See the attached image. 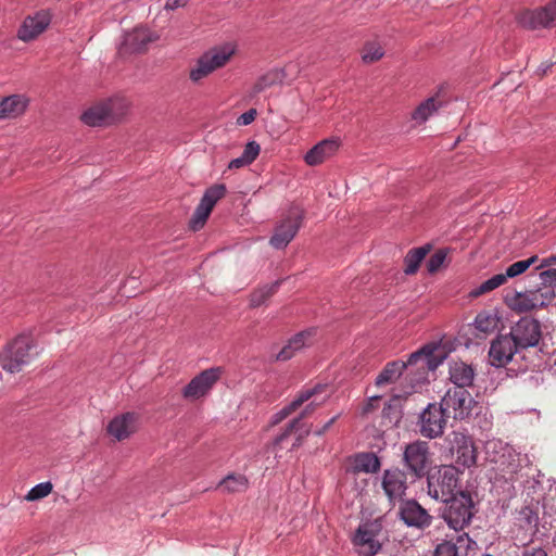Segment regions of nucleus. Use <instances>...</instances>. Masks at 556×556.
<instances>
[{
	"label": "nucleus",
	"instance_id": "obj_1",
	"mask_svg": "<svg viewBox=\"0 0 556 556\" xmlns=\"http://www.w3.org/2000/svg\"><path fill=\"white\" fill-rule=\"evenodd\" d=\"M447 357L445 346L439 342H431L422 346L420 350L412 353L407 362L394 361L388 363L376 378V386L381 387L394 382L401 377L405 369L409 370L410 378L409 390L404 394H395L394 399H400L415 392L416 387L428 380L429 371L435 370Z\"/></svg>",
	"mask_w": 556,
	"mask_h": 556
},
{
	"label": "nucleus",
	"instance_id": "obj_2",
	"mask_svg": "<svg viewBox=\"0 0 556 556\" xmlns=\"http://www.w3.org/2000/svg\"><path fill=\"white\" fill-rule=\"evenodd\" d=\"M485 454L488 460L508 480H515L521 469L530 465L527 454L521 455L502 440H489L485 443Z\"/></svg>",
	"mask_w": 556,
	"mask_h": 556
},
{
	"label": "nucleus",
	"instance_id": "obj_3",
	"mask_svg": "<svg viewBox=\"0 0 556 556\" xmlns=\"http://www.w3.org/2000/svg\"><path fill=\"white\" fill-rule=\"evenodd\" d=\"M237 52V45L225 42L215 46L205 51L191 67L189 78L193 83H199L215 71L226 66Z\"/></svg>",
	"mask_w": 556,
	"mask_h": 556
},
{
	"label": "nucleus",
	"instance_id": "obj_4",
	"mask_svg": "<svg viewBox=\"0 0 556 556\" xmlns=\"http://www.w3.org/2000/svg\"><path fill=\"white\" fill-rule=\"evenodd\" d=\"M458 481V470L455 466L444 465L435 468L427 477L428 494L437 501L446 502L456 495Z\"/></svg>",
	"mask_w": 556,
	"mask_h": 556
},
{
	"label": "nucleus",
	"instance_id": "obj_5",
	"mask_svg": "<svg viewBox=\"0 0 556 556\" xmlns=\"http://www.w3.org/2000/svg\"><path fill=\"white\" fill-rule=\"evenodd\" d=\"M34 346L31 334H20L0 354V367L10 372H20L31 359Z\"/></svg>",
	"mask_w": 556,
	"mask_h": 556
},
{
	"label": "nucleus",
	"instance_id": "obj_6",
	"mask_svg": "<svg viewBox=\"0 0 556 556\" xmlns=\"http://www.w3.org/2000/svg\"><path fill=\"white\" fill-rule=\"evenodd\" d=\"M127 103L121 99H110L90 106L81 114L84 124L97 127L118 121L126 112Z\"/></svg>",
	"mask_w": 556,
	"mask_h": 556
},
{
	"label": "nucleus",
	"instance_id": "obj_7",
	"mask_svg": "<svg viewBox=\"0 0 556 556\" xmlns=\"http://www.w3.org/2000/svg\"><path fill=\"white\" fill-rule=\"evenodd\" d=\"M445 503L443 518L450 528L459 531L470 523L473 503L468 493L460 491Z\"/></svg>",
	"mask_w": 556,
	"mask_h": 556
},
{
	"label": "nucleus",
	"instance_id": "obj_8",
	"mask_svg": "<svg viewBox=\"0 0 556 556\" xmlns=\"http://www.w3.org/2000/svg\"><path fill=\"white\" fill-rule=\"evenodd\" d=\"M508 334L522 352L539 345L542 338L541 324L534 318L522 317L510 327Z\"/></svg>",
	"mask_w": 556,
	"mask_h": 556
},
{
	"label": "nucleus",
	"instance_id": "obj_9",
	"mask_svg": "<svg viewBox=\"0 0 556 556\" xmlns=\"http://www.w3.org/2000/svg\"><path fill=\"white\" fill-rule=\"evenodd\" d=\"M440 405L447 416L452 415L455 419H465L471 415L476 401L466 389L451 388L441 400Z\"/></svg>",
	"mask_w": 556,
	"mask_h": 556
},
{
	"label": "nucleus",
	"instance_id": "obj_10",
	"mask_svg": "<svg viewBox=\"0 0 556 556\" xmlns=\"http://www.w3.org/2000/svg\"><path fill=\"white\" fill-rule=\"evenodd\" d=\"M403 463L410 475L422 478L430 464L428 442L416 440L407 444L403 451Z\"/></svg>",
	"mask_w": 556,
	"mask_h": 556
},
{
	"label": "nucleus",
	"instance_id": "obj_11",
	"mask_svg": "<svg viewBox=\"0 0 556 556\" xmlns=\"http://www.w3.org/2000/svg\"><path fill=\"white\" fill-rule=\"evenodd\" d=\"M380 532L381 525L377 520L358 526L352 542L359 556H375L381 549V543L377 539Z\"/></svg>",
	"mask_w": 556,
	"mask_h": 556
},
{
	"label": "nucleus",
	"instance_id": "obj_12",
	"mask_svg": "<svg viewBox=\"0 0 556 556\" xmlns=\"http://www.w3.org/2000/svg\"><path fill=\"white\" fill-rule=\"evenodd\" d=\"M450 451L457 466L470 468L477 463V450L470 435L453 431L448 435Z\"/></svg>",
	"mask_w": 556,
	"mask_h": 556
},
{
	"label": "nucleus",
	"instance_id": "obj_13",
	"mask_svg": "<svg viewBox=\"0 0 556 556\" xmlns=\"http://www.w3.org/2000/svg\"><path fill=\"white\" fill-rule=\"evenodd\" d=\"M447 414L439 404H429L419 416V432L424 438L437 439L444 433Z\"/></svg>",
	"mask_w": 556,
	"mask_h": 556
},
{
	"label": "nucleus",
	"instance_id": "obj_14",
	"mask_svg": "<svg viewBox=\"0 0 556 556\" xmlns=\"http://www.w3.org/2000/svg\"><path fill=\"white\" fill-rule=\"evenodd\" d=\"M520 26L528 29L548 28L556 25V0L535 10H523L517 15Z\"/></svg>",
	"mask_w": 556,
	"mask_h": 556
},
{
	"label": "nucleus",
	"instance_id": "obj_15",
	"mask_svg": "<svg viewBox=\"0 0 556 556\" xmlns=\"http://www.w3.org/2000/svg\"><path fill=\"white\" fill-rule=\"evenodd\" d=\"M226 194V187L225 185H214L210 188H207L197 206L190 222V228L192 230H199L202 228L208 218L213 207L217 203L218 200H220Z\"/></svg>",
	"mask_w": 556,
	"mask_h": 556
},
{
	"label": "nucleus",
	"instance_id": "obj_16",
	"mask_svg": "<svg viewBox=\"0 0 556 556\" xmlns=\"http://www.w3.org/2000/svg\"><path fill=\"white\" fill-rule=\"evenodd\" d=\"M303 219V213L300 210L289 212L279 225L275 228L269 243L275 249L286 248L299 231Z\"/></svg>",
	"mask_w": 556,
	"mask_h": 556
},
{
	"label": "nucleus",
	"instance_id": "obj_17",
	"mask_svg": "<svg viewBox=\"0 0 556 556\" xmlns=\"http://www.w3.org/2000/svg\"><path fill=\"white\" fill-rule=\"evenodd\" d=\"M220 367H212L197 375L182 390V396L187 400H198L205 396L219 380Z\"/></svg>",
	"mask_w": 556,
	"mask_h": 556
},
{
	"label": "nucleus",
	"instance_id": "obj_18",
	"mask_svg": "<svg viewBox=\"0 0 556 556\" xmlns=\"http://www.w3.org/2000/svg\"><path fill=\"white\" fill-rule=\"evenodd\" d=\"M159 39L160 35L148 27H136L131 31L125 34L118 52L122 55L142 52L150 43L155 42Z\"/></svg>",
	"mask_w": 556,
	"mask_h": 556
},
{
	"label": "nucleus",
	"instance_id": "obj_19",
	"mask_svg": "<svg viewBox=\"0 0 556 556\" xmlns=\"http://www.w3.org/2000/svg\"><path fill=\"white\" fill-rule=\"evenodd\" d=\"M521 351L517 348L510 336L501 334L492 342L489 350L490 364L494 367H504Z\"/></svg>",
	"mask_w": 556,
	"mask_h": 556
},
{
	"label": "nucleus",
	"instance_id": "obj_20",
	"mask_svg": "<svg viewBox=\"0 0 556 556\" xmlns=\"http://www.w3.org/2000/svg\"><path fill=\"white\" fill-rule=\"evenodd\" d=\"M52 20V13L49 10H40L34 15L25 17L21 25L17 37L24 42L35 40L41 35L50 25Z\"/></svg>",
	"mask_w": 556,
	"mask_h": 556
},
{
	"label": "nucleus",
	"instance_id": "obj_21",
	"mask_svg": "<svg viewBox=\"0 0 556 556\" xmlns=\"http://www.w3.org/2000/svg\"><path fill=\"white\" fill-rule=\"evenodd\" d=\"M543 293L539 290H530L526 292L515 291L505 296V304L514 312L527 313L545 305Z\"/></svg>",
	"mask_w": 556,
	"mask_h": 556
},
{
	"label": "nucleus",
	"instance_id": "obj_22",
	"mask_svg": "<svg viewBox=\"0 0 556 556\" xmlns=\"http://www.w3.org/2000/svg\"><path fill=\"white\" fill-rule=\"evenodd\" d=\"M139 416L136 413H125L114 417L108 425V433L117 441L129 438L138 430Z\"/></svg>",
	"mask_w": 556,
	"mask_h": 556
},
{
	"label": "nucleus",
	"instance_id": "obj_23",
	"mask_svg": "<svg viewBox=\"0 0 556 556\" xmlns=\"http://www.w3.org/2000/svg\"><path fill=\"white\" fill-rule=\"evenodd\" d=\"M382 489L390 502L401 500L407 489L406 473L399 468L386 470L382 477Z\"/></svg>",
	"mask_w": 556,
	"mask_h": 556
},
{
	"label": "nucleus",
	"instance_id": "obj_24",
	"mask_svg": "<svg viewBox=\"0 0 556 556\" xmlns=\"http://www.w3.org/2000/svg\"><path fill=\"white\" fill-rule=\"evenodd\" d=\"M402 520L408 527L424 529L430 526L432 517L416 501L410 500L403 503L400 509Z\"/></svg>",
	"mask_w": 556,
	"mask_h": 556
},
{
	"label": "nucleus",
	"instance_id": "obj_25",
	"mask_svg": "<svg viewBox=\"0 0 556 556\" xmlns=\"http://www.w3.org/2000/svg\"><path fill=\"white\" fill-rule=\"evenodd\" d=\"M339 148V139H324L306 152L304 161L308 166H318L332 157L338 152Z\"/></svg>",
	"mask_w": 556,
	"mask_h": 556
},
{
	"label": "nucleus",
	"instance_id": "obj_26",
	"mask_svg": "<svg viewBox=\"0 0 556 556\" xmlns=\"http://www.w3.org/2000/svg\"><path fill=\"white\" fill-rule=\"evenodd\" d=\"M29 104V99L24 94H11L0 100V108L4 119L16 118L23 115Z\"/></svg>",
	"mask_w": 556,
	"mask_h": 556
},
{
	"label": "nucleus",
	"instance_id": "obj_27",
	"mask_svg": "<svg viewBox=\"0 0 556 556\" xmlns=\"http://www.w3.org/2000/svg\"><path fill=\"white\" fill-rule=\"evenodd\" d=\"M314 330H305L302 331L294 337H292L288 344L281 349V351L277 355L278 361H288L290 359L296 352L301 351L305 346L312 344Z\"/></svg>",
	"mask_w": 556,
	"mask_h": 556
},
{
	"label": "nucleus",
	"instance_id": "obj_28",
	"mask_svg": "<svg viewBox=\"0 0 556 556\" xmlns=\"http://www.w3.org/2000/svg\"><path fill=\"white\" fill-rule=\"evenodd\" d=\"M475 370L471 365L462 361L450 364V380L455 384L454 388L465 389L473 382Z\"/></svg>",
	"mask_w": 556,
	"mask_h": 556
},
{
	"label": "nucleus",
	"instance_id": "obj_29",
	"mask_svg": "<svg viewBox=\"0 0 556 556\" xmlns=\"http://www.w3.org/2000/svg\"><path fill=\"white\" fill-rule=\"evenodd\" d=\"M285 79L286 72L283 68H273L256 79L252 87L251 96H256L270 87L281 85Z\"/></svg>",
	"mask_w": 556,
	"mask_h": 556
},
{
	"label": "nucleus",
	"instance_id": "obj_30",
	"mask_svg": "<svg viewBox=\"0 0 556 556\" xmlns=\"http://www.w3.org/2000/svg\"><path fill=\"white\" fill-rule=\"evenodd\" d=\"M442 106V101L438 97H430L421 102L412 114L413 121L418 124L425 123Z\"/></svg>",
	"mask_w": 556,
	"mask_h": 556
},
{
	"label": "nucleus",
	"instance_id": "obj_31",
	"mask_svg": "<svg viewBox=\"0 0 556 556\" xmlns=\"http://www.w3.org/2000/svg\"><path fill=\"white\" fill-rule=\"evenodd\" d=\"M320 405V403H316L314 401H312L311 403H308L304 409L300 413V415L292 419L288 425L287 427L285 428V430L275 439L274 441V444L275 445H280L289 435L292 431L294 430H298L302 427V424H301V420L304 419L305 417L309 416L311 414H313V412Z\"/></svg>",
	"mask_w": 556,
	"mask_h": 556
},
{
	"label": "nucleus",
	"instance_id": "obj_32",
	"mask_svg": "<svg viewBox=\"0 0 556 556\" xmlns=\"http://www.w3.org/2000/svg\"><path fill=\"white\" fill-rule=\"evenodd\" d=\"M380 469V460L374 453H361L354 458L353 470L374 473Z\"/></svg>",
	"mask_w": 556,
	"mask_h": 556
},
{
	"label": "nucleus",
	"instance_id": "obj_33",
	"mask_svg": "<svg viewBox=\"0 0 556 556\" xmlns=\"http://www.w3.org/2000/svg\"><path fill=\"white\" fill-rule=\"evenodd\" d=\"M429 251H430L429 245H424V247H419V248L409 250L404 258L405 274H407V275L415 274L418 270L421 261L426 257V255L428 254Z\"/></svg>",
	"mask_w": 556,
	"mask_h": 556
},
{
	"label": "nucleus",
	"instance_id": "obj_34",
	"mask_svg": "<svg viewBox=\"0 0 556 556\" xmlns=\"http://www.w3.org/2000/svg\"><path fill=\"white\" fill-rule=\"evenodd\" d=\"M281 280H276L270 285H265L255 290L250 296V305L258 307L264 304L273 294H275L280 287Z\"/></svg>",
	"mask_w": 556,
	"mask_h": 556
},
{
	"label": "nucleus",
	"instance_id": "obj_35",
	"mask_svg": "<svg viewBox=\"0 0 556 556\" xmlns=\"http://www.w3.org/2000/svg\"><path fill=\"white\" fill-rule=\"evenodd\" d=\"M249 482L243 475H228L219 482V488L224 492L238 493L248 489Z\"/></svg>",
	"mask_w": 556,
	"mask_h": 556
},
{
	"label": "nucleus",
	"instance_id": "obj_36",
	"mask_svg": "<svg viewBox=\"0 0 556 556\" xmlns=\"http://www.w3.org/2000/svg\"><path fill=\"white\" fill-rule=\"evenodd\" d=\"M505 282H506V280H505V277L503 276V274H496L493 277H491L490 279L483 281L482 283H480L479 286L473 288L469 292V296L478 298L482 294L489 293V292L500 288Z\"/></svg>",
	"mask_w": 556,
	"mask_h": 556
},
{
	"label": "nucleus",
	"instance_id": "obj_37",
	"mask_svg": "<svg viewBox=\"0 0 556 556\" xmlns=\"http://www.w3.org/2000/svg\"><path fill=\"white\" fill-rule=\"evenodd\" d=\"M500 319L496 314L481 312L475 319L476 328L484 333L493 332L498 326Z\"/></svg>",
	"mask_w": 556,
	"mask_h": 556
},
{
	"label": "nucleus",
	"instance_id": "obj_38",
	"mask_svg": "<svg viewBox=\"0 0 556 556\" xmlns=\"http://www.w3.org/2000/svg\"><path fill=\"white\" fill-rule=\"evenodd\" d=\"M384 55V50L379 42H366L362 50V60L364 63H374L379 61Z\"/></svg>",
	"mask_w": 556,
	"mask_h": 556
},
{
	"label": "nucleus",
	"instance_id": "obj_39",
	"mask_svg": "<svg viewBox=\"0 0 556 556\" xmlns=\"http://www.w3.org/2000/svg\"><path fill=\"white\" fill-rule=\"evenodd\" d=\"M539 260L538 255H533L527 260L515 262L514 264L509 265L506 268V271L503 274L505 277V280L507 281L508 278H515L521 274H523L526 270L530 268L531 265L536 263Z\"/></svg>",
	"mask_w": 556,
	"mask_h": 556
},
{
	"label": "nucleus",
	"instance_id": "obj_40",
	"mask_svg": "<svg viewBox=\"0 0 556 556\" xmlns=\"http://www.w3.org/2000/svg\"><path fill=\"white\" fill-rule=\"evenodd\" d=\"M324 387L320 384H317L313 388L304 389L300 391L294 400L291 402V405L294 407V409H299L304 403L313 399L315 395L319 394L323 391Z\"/></svg>",
	"mask_w": 556,
	"mask_h": 556
},
{
	"label": "nucleus",
	"instance_id": "obj_41",
	"mask_svg": "<svg viewBox=\"0 0 556 556\" xmlns=\"http://www.w3.org/2000/svg\"><path fill=\"white\" fill-rule=\"evenodd\" d=\"M52 488L53 486H52L51 482H49V481L41 482V483L35 485L34 488H31L30 491L25 496V498L27 501H37V500L43 498L51 493Z\"/></svg>",
	"mask_w": 556,
	"mask_h": 556
},
{
	"label": "nucleus",
	"instance_id": "obj_42",
	"mask_svg": "<svg viewBox=\"0 0 556 556\" xmlns=\"http://www.w3.org/2000/svg\"><path fill=\"white\" fill-rule=\"evenodd\" d=\"M447 252L443 249L435 251L427 262V269L430 274L437 273L444 264Z\"/></svg>",
	"mask_w": 556,
	"mask_h": 556
},
{
	"label": "nucleus",
	"instance_id": "obj_43",
	"mask_svg": "<svg viewBox=\"0 0 556 556\" xmlns=\"http://www.w3.org/2000/svg\"><path fill=\"white\" fill-rule=\"evenodd\" d=\"M261 148L260 144L255 141H250L244 147V150L241 154L243 159L251 164L260 154Z\"/></svg>",
	"mask_w": 556,
	"mask_h": 556
},
{
	"label": "nucleus",
	"instance_id": "obj_44",
	"mask_svg": "<svg viewBox=\"0 0 556 556\" xmlns=\"http://www.w3.org/2000/svg\"><path fill=\"white\" fill-rule=\"evenodd\" d=\"M434 556H457V547L451 542L440 543L434 551Z\"/></svg>",
	"mask_w": 556,
	"mask_h": 556
},
{
	"label": "nucleus",
	"instance_id": "obj_45",
	"mask_svg": "<svg viewBox=\"0 0 556 556\" xmlns=\"http://www.w3.org/2000/svg\"><path fill=\"white\" fill-rule=\"evenodd\" d=\"M540 279L544 287L556 288V269H546L540 273Z\"/></svg>",
	"mask_w": 556,
	"mask_h": 556
},
{
	"label": "nucleus",
	"instance_id": "obj_46",
	"mask_svg": "<svg viewBox=\"0 0 556 556\" xmlns=\"http://www.w3.org/2000/svg\"><path fill=\"white\" fill-rule=\"evenodd\" d=\"M294 412H295L294 407L291 405V403H289L288 405L282 407L279 412H277L275 415H273L270 425L276 426V425L280 424L283 419L289 417Z\"/></svg>",
	"mask_w": 556,
	"mask_h": 556
},
{
	"label": "nucleus",
	"instance_id": "obj_47",
	"mask_svg": "<svg viewBox=\"0 0 556 556\" xmlns=\"http://www.w3.org/2000/svg\"><path fill=\"white\" fill-rule=\"evenodd\" d=\"M256 115V110L250 109L238 117L237 123L241 126L250 125L255 119Z\"/></svg>",
	"mask_w": 556,
	"mask_h": 556
},
{
	"label": "nucleus",
	"instance_id": "obj_48",
	"mask_svg": "<svg viewBox=\"0 0 556 556\" xmlns=\"http://www.w3.org/2000/svg\"><path fill=\"white\" fill-rule=\"evenodd\" d=\"M189 0H167L164 9L167 11H174L178 8H184Z\"/></svg>",
	"mask_w": 556,
	"mask_h": 556
},
{
	"label": "nucleus",
	"instance_id": "obj_49",
	"mask_svg": "<svg viewBox=\"0 0 556 556\" xmlns=\"http://www.w3.org/2000/svg\"><path fill=\"white\" fill-rule=\"evenodd\" d=\"M247 165H249V163L243 159V156L240 155L239 157L230 161V163L228 164V168L237 169V168H241Z\"/></svg>",
	"mask_w": 556,
	"mask_h": 556
},
{
	"label": "nucleus",
	"instance_id": "obj_50",
	"mask_svg": "<svg viewBox=\"0 0 556 556\" xmlns=\"http://www.w3.org/2000/svg\"><path fill=\"white\" fill-rule=\"evenodd\" d=\"M522 556H547V553L543 548L539 547L526 549Z\"/></svg>",
	"mask_w": 556,
	"mask_h": 556
},
{
	"label": "nucleus",
	"instance_id": "obj_51",
	"mask_svg": "<svg viewBox=\"0 0 556 556\" xmlns=\"http://www.w3.org/2000/svg\"><path fill=\"white\" fill-rule=\"evenodd\" d=\"M337 420V416L332 417L329 421H327L320 429L316 430L314 433L318 437L323 435Z\"/></svg>",
	"mask_w": 556,
	"mask_h": 556
},
{
	"label": "nucleus",
	"instance_id": "obj_52",
	"mask_svg": "<svg viewBox=\"0 0 556 556\" xmlns=\"http://www.w3.org/2000/svg\"><path fill=\"white\" fill-rule=\"evenodd\" d=\"M554 264H556V255H551L546 258H543L538 268L540 269V268L548 267Z\"/></svg>",
	"mask_w": 556,
	"mask_h": 556
},
{
	"label": "nucleus",
	"instance_id": "obj_53",
	"mask_svg": "<svg viewBox=\"0 0 556 556\" xmlns=\"http://www.w3.org/2000/svg\"><path fill=\"white\" fill-rule=\"evenodd\" d=\"M308 434H309V429H306L302 434H300V435L296 438V440H295V442L293 443L292 447H293V448H295V447L301 446V445H302V442H303V439H304L305 437H307Z\"/></svg>",
	"mask_w": 556,
	"mask_h": 556
},
{
	"label": "nucleus",
	"instance_id": "obj_54",
	"mask_svg": "<svg viewBox=\"0 0 556 556\" xmlns=\"http://www.w3.org/2000/svg\"><path fill=\"white\" fill-rule=\"evenodd\" d=\"M378 399H379V396H374V397H371V401H376Z\"/></svg>",
	"mask_w": 556,
	"mask_h": 556
},
{
	"label": "nucleus",
	"instance_id": "obj_55",
	"mask_svg": "<svg viewBox=\"0 0 556 556\" xmlns=\"http://www.w3.org/2000/svg\"><path fill=\"white\" fill-rule=\"evenodd\" d=\"M483 556H492V555L486 554V555H483Z\"/></svg>",
	"mask_w": 556,
	"mask_h": 556
}]
</instances>
